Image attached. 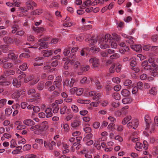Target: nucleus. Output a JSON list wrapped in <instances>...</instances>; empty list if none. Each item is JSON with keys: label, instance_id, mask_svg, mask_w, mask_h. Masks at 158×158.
<instances>
[{"label": "nucleus", "instance_id": "1", "mask_svg": "<svg viewBox=\"0 0 158 158\" xmlns=\"http://www.w3.org/2000/svg\"><path fill=\"white\" fill-rule=\"evenodd\" d=\"M110 39V35L109 34H107L101 39L100 43L101 44L100 45V47L101 49H105L110 48V44L108 43V41H109V40Z\"/></svg>", "mask_w": 158, "mask_h": 158}, {"label": "nucleus", "instance_id": "2", "mask_svg": "<svg viewBox=\"0 0 158 158\" xmlns=\"http://www.w3.org/2000/svg\"><path fill=\"white\" fill-rule=\"evenodd\" d=\"M145 122L146 124L145 129L149 130L151 132L153 131L155 129V127L152 126V127H150V126L151 124V120L148 115H146L144 117Z\"/></svg>", "mask_w": 158, "mask_h": 158}, {"label": "nucleus", "instance_id": "3", "mask_svg": "<svg viewBox=\"0 0 158 158\" xmlns=\"http://www.w3.org/2000/svg\"><path fill=\"white\" fill-rule=\"evenodd\" d=\"M50 38L49 37H45L44 38L41 39L39 40L38 44L40 46L39 48V50L48 48V44L45 41L48 40Z\"/></svg>", "mask_w": 158, "mask_h": 158}, {"label": "nucleus", "instance_id": "4", "mask_svg": "<svg viewBox=\"0 0 158 158\" xmlns=\"http://www.w3.org/2000/svg\"><path fill=\"white\" fill-rule=\"evenodd\" d=\"M139 124L138 121L137 119H132L127 124V126L129 128H133L135 129Z\"/></svg>", "mask_w": 158, "mask_h": 158}, {"label": "nucleus", "instance_id": "5", "mask_svg": "<svg viewBox=\"0 0 158 158\" xmlns=\"http://www.w3.org/2000/svg\"><path fill=\"white\" fill-rule=\"evenodd\" d=\"M89 62L94 68H97L99 65V60L95 57L91 58L89 60Z\"/></svg>", "mask_w": 158, "mask_h": 158}, {"label": "nucleus", "instance_id": "6", "mask_svg": "<svg viewBox=\"0 0 158 158\" xmlns=\"http://www.w3.org/2000/svg\"><path fill=\"white\" fill-rule=\"evenodd\" d=\"M26 7L28 10L33 9V7H36L37 4L32 0H30L26 2Z\"/></svg>", "mask_w": 158, "mask_h": 158}, {"label": "nucleus", "instance_id": "7", "mask_svg": "<svg viewBox=\"0 0 158 158\" xmlns=\"http://www.w3.org/2000/svg\"><path fill=\"white\" fill-rule=\"evenodd\" d=\"M10 82L8 81H6L5 77L4 75L0 77V85L3 86H6L9 85Z\"/></svg>", "mask_w": 158, "mask_h": 158}, {"label": "nucleus", "instance_id": "8", "mask_svg": "<svg viewBox=\"0 0 158 158\" xmlns=\"http://www.w3.org/2000/svg\"><path fill=\"white\" fill-rule=\"evenodd\" d=\"M90 79L91 82H94L96 85L97 89L99 90L101 89L102 88V85L100 84V82L99 81L98 79H95V80H94L92 77H90Z\"/></svg>", "mask_w": 158, "mask_h": 158}, {"label": "nucleus", "instance_id": "9", "mask_svg": "<svg viewBox=\"0 0 158 158\" xmlns=\"http://www.w3.org/2000/svg\"><path fill=\"white\" fill-rule=\"evenodd\" d=\"M40 125H35L31 126V127L30 128V130L34 131V134H38L40 133Z\"/></svg>", "mask_w": 158, "mask_h": 158}, {"label": "nucleus", "instance_id": "10", "mask_svg": "<svg viewBox=\"0 0 158 158\" xmlns=\"http://www.w3.org/2000/svg\"><path fill=\"white\" fill-rule=\"evenodd\" d=\"M89 51V49L88 47L83 48L80 51V55L81 56H87Z\"/></svg>", "mask_w": 158, "mask_h": 158}, {"label": "nucleus", "instance_id": "11", "mask_svg": "<svg viewBox=\"0 0 158 158\" xmlns=\"http://www.w3.org/2000/svg\"><path fill=\"white\" fill-rule=\"evenodd\" d=\"M90 68V67L89 65H82L81 66L80 70L81 72H78V74L79 75L82 74L83 72H85L88 71Z\"/></svg>", "mask_w": 158, "mask_h": 158}, {"label": "nucleus", "instance_id": "12", "mask_svg": "<svg viewBox=\"0 0 158 158\" xmlns=\"http://www.w3.org/2000/svg\"><path fill=\"white\" fill-rule=\"evenodd\" d=\"M52 109L49 107H48L45 110V112L46 113V117L47 118H50L53 116Z\"/></svg>", "mask_w": 158, "mask_h": 158}, {"label": "nucleus", "instance_id": "13", "mask_svg": "<svg viewBox=\"0 0 158 158\" xmlns=\"http://www.w3.org/2000/svg\"><path fill=\"white\" fill-rule=\"evenodd\" d=\"M131 48L137 52H140L142 51V48L140 45H134L131 46Z\"/></svg>", "mask_w": 158, "mask_h": 158}, {"label": "nucleus", "instance_id": "14", "mask_svg": "<svg viewBox=\"0 0 158 158\" xmlns=\"http://www.w3.org/2000/svg\"><path fill=\"white\" fill-rule=\"evenodd\" d=\"M85 41H89V45L90 46L94 45L96 43L97 41V40L96 39L94 38V37H92L90 40H88V39H86L85 40Z\"/></svg>", "mask_w": 158, "mask_h": 158}, {"label": "nucleus", "instance_id": "15", "mask_svg": "<svg viewBox=\"0 0 158 158\" xmlns=\"http://www.w3.org/2000/svg\"><path fill=\"white\" fill-rule=\"evenodd\" d=\"M23 123L25 124L28 126H31L35 124V123L30 119H25L23 121Z\"/></svg>", "mask_w": 158, "mask_h": 158}, {"label": "nucleus", "instance_id": "16", "mask_svg": "<svg viewBox=\"0 0 158 158\" xmlns=\"http://www.w3.org/2000/svg\"><path fill=\"white\" fill-rule=\"evenodd\" d=\"M4 43L7 44H12L14 41L13 39L10 37L5 36L3 38Z\"/></svg>", "mask_w": 158, "mask_h": 158}, {"label": "nucleus", "instance_id": "17", "mask_svg": "<svg viewBox=\"0 0 158 158\" xmlns=\"http://www.w3.org/2000/svg\"><path fill=\"white\" fill-rule=\"evenodd\" d=\"M13 85L16 88L20 87L21 85V82L20 80H18L17 79H14L13 81Z\"/></svg>", "mask_w": 158, "mask_h": 158}, {"label": "nucleus", "instance_id": "18", "mask_svg": "<svg viewBox=\"0 0 158 158\" xmlns=\"http://www.w3.org/2000/svg\"><path fill=\"white\" fill-rule=\"evenodd\" d=\"M42 54L45 57H48L51 56L52 54V51L51 50H46L42 52Z\"/></svg>", "mask_w": 158, "mask_h": 158}, {"label": "nucleus", "instance_id": "19", "mask_svg": "<svg viewBox=\"0 0 158 158\" xmlns=\"http://www.w3.org/2000/svg\"><path fill=\"white\" fill-rule=\"evenodd\" d=\"M81 123L78 120L74 121L71 123V126L73 128H77L81 125Z\"/></svg>", "mask_w": 158, "mask_h": 158}, {"label": "nucleus", "instance_id": "20", "mask_svg": "<svg viewBox=\"0 0 158 158\" xmlns=\"http://www.w3.org/2000/svg\"><path fill=\"white\" fill-rule=\"evenodd\" d=\"M21 96V94L19 92L16 91L11 95V97L13 99L16 100H18Z\"/></svg>", "mask_w": 158, "mask_h": 158}, {"label": "nucleus", "instance_id": "21", "mask_svg": "<svg viewBox=\"0 0 158 158\" xmlns=\"http://www.w3.org/2000/svg\"><path fill=\"white\" fill-rule=\"evenodd\" d=\"M143 148L145 150V151L143 152V154L145 155H148V153L146 150L148 149V143L147 141L144 140L143 142Z\"/></svg>", "mask_w": 158, "mask_h": 158}, {"label": "nucleus", "instance_id": "22", "mask_svg": "<svg viewBox=\"0 0 158 158\" xmlns=\"http://www.w3.org/2000/svg\"><path fill=\"white\" fill-rule=\"evenodd\" d=\"M43 13V10L41 9H37L34 10L30 13L31 15H39Z\"/></svg>", "mask_w": 158, "mask_h": 158}, {"label": "nucleus", "instance_id": "23", "mask_svg": "<svg viewBox=\"0 0 158 158\" xmlns=\"http://www.w3.org/2000/svg\"><path fill=\"white\" fill-rule=\"evenodd\" d=\"M19 28V26L18 24L15 23L12 26V32L13 33H15L18 31Z\"/></svg>", "mask_w": 158, "mask_h": 158}, {"label": "nucleus", "instance_id": "24", "mask_svg": "<svg viewBox=\"0 0 158 158\" xmlns=\"http://www.w3.org/2000/svg\"><path fill=\"white\" fill-rule=\"evenodd\" d=\"M53 84L56 86L57 90L61 91L62 87L61 82L54 81Z\"/></svg>", "mask_w": 158, "mask_h": 158}, {"label": "nucleus", "instance_id": "25", "mask_svg": "<svg viewBox=\"0 0 158 158\" xmlns=\"http://www.w3.org/2000/svg\"><path fill=\"white\" fill-rule=\"evenodd\" d=\"M13 67V64L11 63H5L3 64V68L6 69H10Z\"/></svg>", "mask_w": 158, "mask_h": 158}, {"label": "nucleus", "instance_id": "26", "mask_svg": "<svg viewBox=\"0 0 158 158\" xmlns=\"http://www.w3.org/2000/svg\"><path fill=\"white\" fill-rule=\"evenodd\" d=\"M132 101V98L130 97L125 98L122 100V102L124 104H128L131 102Z\"/></svg>", "mask_w": 158, "mask_h": 158}, {"label": "nucleus", "instance_id": "27", "mask_svg": "<svg viewBox=\"0 0 158 158\" xmlns=\"http://www.w3.org/2000/svg\"><path fill=\"white\" fill-rule=\"evenodd\" d=\"M132 118L131 116L130 115L127 116L124 118L123 119L122 123L123 125H125L127 123L130 121Z\"/></svg>", "mask_w": 158, "mask_h": 158}, {"label": "nucleus", "instance_id": "28", "mask_svg": "<svg viewBox=\"0 0 158 158\" xmlns=\"http://www.w3.org/2000/svg\"><path fill=\"white\" fill-rule=\"evenodd\" d=\"M130 94V92L127 89H124L122 90L121 92V95L124 97H127Z\"/></svg>", "mask_w": 158, "mask_h": 158}, {"label": "nucleus", "instance_id": "29", "mask_svg": "<svg viewBox=\"0 0 158 158\" xmlns=\"http://www.w3.org/2000/svg\"><path fill=\"white\" fill-rule=\"evenodd\" d=\"M78 103L82 104H88L90 103V101L89 99L82 100L81 99H78L77 100Z\"/></svg>", "mask_w": 158, "mask_h": 158}, {"label": "nucleus", "instance_id": "30", "mask_svg": "<svg viewBox=\"0 0 158 158\" xmlns=\"http://www.w3.org/2000/svg\"><path fill=\"white\" fill-rule=\"evenodd\" d=\"M61 127L64 129L65 131L68 132L70 130V128L68 124L67 123H63L61 125Z\"/></svg>", "mask_w": 158, "mask_h": 158}, {"label": "nucleus", "instance_id": "31", "mask_svg": "<svg viewBox=\"0 0 158 158\" xmlns=\"http://www.w3.org/2000/svg\"><path fill=\"white\" fill-rule=\"evenodd\" d=\"M94 146L98 150L100 149L101 147L99 141L97 140H95Z\"/></svg>", "mask_w": 158, "mask_h": 158}, {"label": "nucleus", "instance_id": "32", "mask_svg": "<svg viewBox=\"0 0 158 158\" xmlns=\"http://www.w3.org/2000/svg\"><path fill=\"white\" fill-rule=\"evenodd\" d=\"M112 38L114 40H116L117 41H119L121 40V37L120 36L115 33L112 34Z\"/></svg>", "mask_w": 158, "mask_h": 158}, {"label": "nucleus", "instance_id": "33", "mask_svg": "<svg viewBox=\"0 0 158 158\" xmlns=\"http://www.w3.org/2000/svg\"><path fill=\"white\" fill-rule=\"evenodd\" d=\"M18 57L17 56L15 55V54L14 53H10L8 55V58L9 59L14 60Z\"/></svg>", "mask_w": 158, "mask_h": 158}, {"label": "nucleus", "instance_id": "34", "mask_svg": "<svg viewBox=\"0 0 158 158\" xmlns=\"http://www.w3.org/2000/svg\"><path fill=\"white\" fill-rule=\"evenodd\" d=\"M19 68L23 71H25L28 68L27 63H23L19 67Z\"/></svg>", "mask_w": 158, "mask_h": 158}, {"label": "nucleus", "instance_id": "35", "mask_svg": "<svg viewBox=\"0 0 158 158\" xmlns=\"http://www.w3.org/2000/svg\"><path fill=\"white\" fill-rule=\"evenodd\" d=\"M129 106H126L122 108L121 110L122 114H127L128 112L127 110Z\"/></svg>", "mask_w": 158, "mask_h": 158}, {"label": "nucleus", "instance_id": "36", "mask_svg": "<svg viewBox=\"0 0 158 158\" xmlns=\"http://www.w3.org/2000/svg\"><path fill=\"white\" fill-rule=\"evenodd\" d=\"M93 137V134L91 133H89L87 134L83 138L84 141H87L88 140L91 139Z\"/></svg>", "mask_w": 158, "mask_h": 158}, {"label": "nucleus", "instance_id": "37", "mask_svg": "<svg viewBox=\"0 0 158 158\" xmlns=\"http://www.w3.org/2000/svg\"><path fill=\"white\" fill-rule=\"evenodd\" d=\"M132 84V81L129 79H127L124 82V85L126 86H127L129 85H130V86L131 87L132 86V87H133V85H131Z\"/></svg>", "mask_w": 158, "mask_h": 158}, {"label": "nucleus", "instance_id": "38", "mask_svg": "<svg viewBox=\"0 0 158 158\" xmlns=\"http://www.w3.org/2000/svg\"><path fill=\"white\" fill-rule=\"evenodd\" d=\"M11 135L8 134L7 133H5L3 135V136H2L1 138V139L2 140H4L5 139H9L11 137Z\"/></svg>", "mask_w": 158, "mask_h": 158}, {"label": "nucleus", "instance_id": "39", "mask_svg": "<svg viewBox=\"0 0 158 158\" xmlns=\"http://www.w3.org/2000/svg\"><path fill=\"white\" fill-rule=\"evenodd\" d=\"M34 78V76L31 75H29L28 76L26 77L24 79V82H27L29 81L32 80Z\"/></svg>", "mask_w": 158, "mask_h": 158}, {"label": "nucleus", "instance_id": "40", "mask_svg": "<svg viewBox=\"0 0 158 158\" xmlns=\"http://www.w3.org/2000/svg\"><path fill=\"white\" fill-rule=\"evenodd\" d=\"M44 88V84L43 82H39L37 86V89L40 90H43Z\"/></svg>", "mask_w": 158, "mask_h": 158}, {"label": "nucleus", "instance_id": "41", "mask_svg": "<svg viewBox=\"0 0 158 158\" xmlns=\"http://www.w3.org/2000/svg\"><path fill=\"white\" fill-rule=\"evenodd\" d=\"M31 148V145L27 144L24 145L23 147V150L24 151H28Z\"/></svg>", "mask_w": 158, "mask_h": 158}, {"label": "nucleus", "instance_id": "42", "mask_svg": "<svg viewBox=\"0 0 158 158\" xmlns=\"http://www.w3.org/2000/svg\"><path fill=\"white\" fill-rule=\"evenodd\" d=\"M86 7H89L90 6H92V3L90 0H87L85 1L83 3Z\"/></svg>", "mask_w": 158, "mask_h": 158}, {"label": "nucleus", "instance_id": "43", "mask_svg": "<svg viewBox=\"0 0 158 158\" xmlns=\"http://www.w3.org/2000/svg\"><path fill=\"white\" fill-rule=\"evenodd\" d=\"M6 99H3L0 100V108L2 107L5 106L6 103Z\"/></svg>", "mask_w": 158, "mask_h": 158}, {"label": "nucleus", "instance_id": "44", "mask_svg": "<svg viewBox=\"0 0 158 158\" xmlns=\"http://www.w3.org/2000/svg\"><path fill=\"white\" fill-rule=\"evenodd\" d=\"M17 146V144L15 139H12L10 141V147L13 148Z\"/></svg>", "mask_w": 158, "mask_h": 158}, {"label": "nucleus", "instance_id": "45", "mask_svg": "<svg viewBox=\"0 0 158 158\" xmlns=\"http://www.w3.org/2000/svg\"><path fill=\"white\" fill-rule=\"evenodd\" d=\"M33 29L34 31L37 32H42L44 30V28L41 27L33 28Z\"/></svg>", "mask_w": 158, "mask_h": 158}, {"label": "nucleus", "instance_id": "46", "mask_svg": "<svg viewBox=\"0 0 158 158\" xmlns=\"http://www.w3.org/2000/svg\"><path fill=\"white\" fill-rule=\"evenodd\" d=\"M113 97L116 100H119L120 99V95L118 93H115L114 94Z\"/></svg>", "mask_w": 158, "mask_h": 158}, {"label": "nucleus", "instance_id": "47", "mask_svg": "<svg viewBox=\"0 0 158 158\" xmlns=\"http://www.w3.org/2000/svg\"><path fill=\"white\" fill-rule=\"evenodd\" d=\"M48 125H43L42 126H40V133L43 132L44 131L47 130L48 128Z\"/></svg>", "mask_w": 158, "mask_h": 158}, {"label": "nucleus", "instance_id": "48", "mask_svg": "<svg viewBox=\"0 0 158 158\" xmlns=\"http://www.w3.org/2000/svg\"><path fill=\"white\" fill-rule=\"evenodd\" d=\"M19 9L21 11L22 14H25L26 12H27L28 11L26 7L24 6L19 7Z\"/></svg>", "mask_w": 158, "mask_h": 158}, {"label": "nucleus", "instance_id": "49", "mask_svg": "<svg viewBox=\"0 0 158 158\" xmlns=\"http://www.w3.org/2000/svg\"><path fill=\"white\" fill-rule=\"evenodd\" d=\"M74 113H77L78 112L79 110L78 107L74 105H73L71 107Z\"/></svg>", "mask_w": 158, "mask_h": 158}, {"label": "nucleus", "instance_id": "50", "mask_svg": "<svg viewBox=\"0 0 158 158\" xmlns=\"http://www.w3.org/2000/svg\"><path fill=\"white\" fill-rule=\"evenodd\" d=\"M6 114L7 115H10L12 113V110L11 108H6L5 110Z\"/></svg>", "mask_w": 158, "mask_h": 158}, {"label": "nucleus", "instance_id": "51", "mask_svg": "<svg viewBox=\"0 0 158 158\" xmlns=\"http://www.w3.org/2000/svg\"><path fill=\"white\" fill-rule=\"evenodd\" d=\"M115 129L118 131H122L123 130V127L121 125H116L115 126Z\"/></svg>", "mask_w": 158, "mask_h": 158}, {"label": "nucleus", "instance_id": "52", "mask_svg": "<svg viewBox=\"0 0 158 158\" xmlns=\"http://www.w3.org/2000/svg\"><path fill=\"white\" fill-rule=\"evenodd\" d=\"M14 6L19 7L20 4V2L19 0H13Z\"/></svg>", "mask_w": 158, "mask_h": 158}, {"label": "nucleus", "instance_id": "53", "mask_svg": "<svg viewBox=\"0 0 158 158\" xmlns=\"http://www.w3.org/2000/svg\"><path fill=\"white\" fill-rule=\"evenodd\" d=\"M157 91L155 87H152L150 91V93L153 95L156 94Z\"/></svg>", "mask_w": 158, "mask_h": 158}, {"label": "nucleus", "instance_id": "54", "mask_svg": "<svg viewBox=\"0 0 158 158\" xmlns=\"http://www.w3.org/2000/svg\"><path fill=\"white\" fill-rule=\"evenodd\" d=\"M130 65L132 67L135 66L136 65V62L133 58H131L130 60Z\"/></svg>", "mask_w": 158, "mask_h": 158}, {"label": "nucleus", "instance_id": "55", "mask_svg": "<svg viewBox=\"0 0 158 158\" xmlns=\"http://www.w3.org/2000/svg\"><path fill=\"white\" fill-rule=\"evenodd\" d=\"M81 83H86L89 84V81L87 79V78L86 77H83L80 81Z\"/></svg>", "mask_w": 158, "mask_h": 158}, {"label": "nucleus", "instance_id": "56", "mask_svg": "<svg viewBox=\"0 0 158 158\" xmlns=\"http://www.w3.org/2000/svg\"><path fill=\"white\" fill-rule=\"evenodd\" d=\"M120 57V55L117 53H114V54L111 55L110 58L111 59H117L119 58Z\"/></svg>", "mask_w": 158, "mask_h": 158}, {"label": "nucleus", "instance_id": "57", "mask_svg": "<svg viewBox=\"0 0 158 158\" xmlns=\"http://www.w3.org/2000/svg\"><path fill=\"white\" fill-rule=\"evenodd\" d=\"M15 72L13 70H10L6 71L5 76H8L9 75H13L15 74Z\"/></svg>", "mask_w": 158, "mask_h": 158}, {"label": "nucleus", "instance_id": "58", "mask_svg": "<svg viewBox=\"0 0 158 158\" xmlns=\"http://www.w3.org/2000/svg\"><path fill=\"white\" fill-rule=\"evenodd\" d=\"M83 89L82 88L77 89V94L78 96H81L83 92Z\"/></svg>", "mask_w": 158, "mask_h": 158}, {"label": "nucleus", "instance_id": "59", "mask_svg": "<svg viewBox=\"0 0 158 158\" xmlns=\"http://www.w3.org/2000/svg\"><path fill=\"white\" fill-rule=\"evenodd\" d=\"M67 106L64 105V106L60 109V113L61 114H64L66 112L67 109Z\"/></svg>", "mask_w": 158, "mask_h": 158}, {"label": "nucleus", "instance_id": "60", "mask_svg": "<svg viewBox=\"0 0 158 158\" xmlns=\"http://www.w3.org/2000/svg\"><path fill=\"white\" fill-rule=\"evenodd\" d=\"M121 65L119 64H117L116 65L115 70L117 72L120 71L121 69Z\"/></svg>", "mask_w": 158, "mask_h": 158}, {"label": "nucleus", "instance_id": "61", "mask_svg": "<svg viewBox=\"0 0 158 158\" xmlns=\"http://www.w3.org/2000/svg\"><path fill=\"white\" fill-rule=\"evenodd\" d=\"M83 130L86 133H90L92 131L90 127H84Z\"/></svg>", "mask_w": 158, "mask_h": 158}, {"label": "nucleus", "instance_id": "62", "mask_svg": "<svg viewBox=\"0 0 158 158\" xmlns=\"http://www.w3.org/2000/svg\"><path fill=\"white\" fill-rule=\"evenodd\" d=\"M77 81V79H75L72 78L71 80V81L69 85L70 87H73L74 83Z\"/></svg>", "mask_w": 158, "mask_h": 158}, {"label": "nucleus", "instance_id": "63", "mask_svg": "<svg viewBox=\"0 0 158 158\" xmlns=\"http://www.w3.org/2000/svg\"><path fill=\"white\" fill-rule=\"evenodd\" d=\"M90 49L93 51V52L97 53L100 50V49L99 48H96L95 47H91Z\"/></svg>", "mask_w": 158, "mask_h": 158}, {"label": "nucleus", "instance_id": "64", "mask_svg": "<svg viewBox=\"0 0 158 158\" xmlns=\"http://www.w3.org/2000/svg\"><path fill=\"white\" fill-rule=\"evenodd\" d=\"M100 124L98 122H94L93 125V127L94 129H98L100 127Z\"/></svg>", "mask_w": 158, "mask_h": 158}]
</instances>
